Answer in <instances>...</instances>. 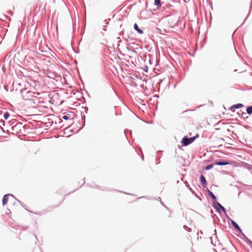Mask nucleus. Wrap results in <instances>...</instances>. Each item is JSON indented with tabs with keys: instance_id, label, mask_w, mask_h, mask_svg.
<instances>
[{
	"instance_id": "1",
	"label": "nucleus",
	"mask_w": 252,
	"mask_h": 252,
	"mask_svg": "<svg viewBox=\"0 0 252 252\" xmlns=\"http://www.w3.org/2000/svg\"><path fill=\"white\" fill-rule=\"evenodd\" d=\"M7 123L9 125V129L8 130H10L13 134L23 133L25 132V129L26 126L23 125L21 122H19L15 119H12Z\"/></svg>"
},
{
	"instance_id": "2",
	"label": "nucleus",
	"mask_w": 252,
	"mask_h": 252,
	"mask_svg": "<svg viewBox=\"0 0 252 252\" xmlns=\"http://www.w3.org/2000/svg\"><path fill=\"white\" fill-rule=\"evenodd\" d=\"M22 98L25 100L31 99L33 97H35V93L28 91L27 89L21 90Z\"/></svg>"
},
{
	"instance_id": "3",
	"label": "nucleus",
	"mask_w": 252,
	"mask_h": 252,
	"mask_svg": "<svg viewBox=\"0 0 252 252\" xmlns=\"http://www.w3.org/2000/svg\"><path fill=\"white\" fill-rule=\"evenodd\" d=\"M213 207L216 210V211L219 213H221V212L225 214L226 216L227 217L228 216L226 215V211L224 207H223L219 202L217 201H212Z\"/></svg>"
},
{
	"instance_id": "4",
	"label": "nucleus",
	"mask_w": 252,
	"mask_h": 252,
	"mask_svg": "<svg viewBox=\"0 0 252 252\" xmlns=\"http://www.w3.org/2000/svg\"><path fill=\"white\" fill-rule=\"evenodd\" d=\"M227 218L230 220L232 226L235 228V229L240 233L243 237H246V235L242 232V230L239 225L234 220L229 218L228 216H227Z\"/></svg>"
},
{
	"instance_id": "5",
	"label": "nucleus",
	"mask_w": 252,
	"mask_h": 252,
	"mask_svg": "<svg viewBox=\"0 0 252 252\" xmlns=\"http://www.w3.org/2000/svg\"><path fill=\"white\" fill-rule=\"evenodd\" d=\"M232 164V162L231 161L227 160H223L220 159L218 161H216L214 164L216 165H231Z\"/></svg>"
},
{
	"instance_id": "6",
	"label": "nucleus",
	"mask_w": 252,
	"mask_h": 252,
	"mask_svg": "<svg viewBox=\"0 0 252 252\" xmlns=\"http://www.w3.org/2000/svg\"><path fill=\"white\" fill-rule=\"evenodd\" d=\"M190 144V142L189 141V137L188 136H184L181 141V145L182 146L185 147L188 146V145Z\"/></svg>"
},
{
	"instance_id": "7",
	"label": "nucleus",
	"mask_w": 252,
	"mask_h": 252,
	"mask_svg": "<svg viewBox=\"0 0 252 252\" xmlns=\"http://www.w3.org/2000/svg\"><path fill=\"white\" fill-rule=\"evenodd\" d=\"M199 180H200V183H201L202 186L204 188L207 189V181H206L205 177L203 175H201L199 177Z\"/></svg>"
},
{
	"instance_id": "8",
	"label": "nucleus",
	"mask_w": 252,
	"mask_h": 252,
	"mask_svg": "<svg viewBox=\"0 0 252 252\" xmlns=\"http://www.w3.org/2000/svg\"><path fill=\"white\" fill-rule=\"evenodd\" d=\"M9 196H12L13 197L15 198L14 196L12 194L8 193L4 195L3 196L2 199V205L4 206L6 205L8 200V197Z\"/></svg>"
},
{
	"instance_id": "9",
	"label": "nucleus",
	"mask_w": 252,
	"mask_h": 252,
	"mask_svg": "<svg viewBox=\"0 0 252 252\" xmlns=\"http://www.w3.org/2000/svg\"><path fill=\"white\" fill-rule=\"evenodd\" d=\"M207 191L208 195L213 200V201H217V198L216 196H215L214 194L211 191H210L208 188H207Z\"/></svg>"
},
{
	"instance_id": "10",
	"label": "nucleus",
	"mask_w": 252,
	"mask_h": 252,
	"mask_svg": "<svg viewBox=\"0 0 252 252\" xmlns=\"http://www.w3.org/2000/svg\"><path fill=\"white\" fill-rule=\"evenodd\" d=\"M243 107H244V105L243 104L237 103V104L232 105L230 108V110H232L234 109H239V108H241Z\"/></svg>"
},
{
	"instance_id": "11",
	"label": "nucleus",
	"mask_w": 252,
	"mask_h": 252,
	"mask_svg": "<svg viewBox=\"0 0 252 252\" xmlns=\"http://www.w3.org/2000/svg\"><path fill=\"white\" fill-rule=\"evenodd\" d=\"M133 28L139 34H142L143 33V31L138 27V26L136 23L134 24Z\"/></svg>"
},
{
	"instance_id": "12",
	"label": "nucleus",
	"mask_w": 252,
	"mask_h": 252,
	"mask_svg": "<svg viewBox=\"0 0 252 252\" xmlns=\"http://www.w3.org/2000/svg\"><path fill=\"white\" fill-rule=\"evenodd\" d=\"M154 5L157 6V8H159L162 5L161 1L160 0H155Z\"/></svg>"
},
{
	"instance_id": "13",
	"label": "nucleus",
	"mask_w": 252,
	"mask_h": 252,
	"mask_svg": "<svg viewBox=\"0 0 252 252\" xmlns=\"http://www.w3.org/2000/svg\"><path fill=\"white\" fill-rule=\"evenodd\" d=\"M247 112L245 113L244 112H242L241 111H240V113L238 112V114L239 116L241 115V117L244 119H247L248 118V116H247Z\"/></svg>"
},
{
	"instance_id": "14",
	"label": "nucleus",
	"mask_w": 252,
	"mask_h": 252,
	"mask_svg": "<svg viewBox=\"0 0 252 252\" xmlns=\"http://www.w3.org/2000/svg\"><path fill=\"white\" fill-rule=\"evenodd\" d=\"M246 112L249 115L252 114V105L249 106L246 108Z\"/></svg>"
},
{
	"instance_id": "15",
	"label": "nucleus",
	"mask_w": 252,
	"mask_h": 252,
	"mask_svg": "<svg viewBox=\"0 0 252 252\" xmlns=\"http://www.w3.org/2000/svg\"><path fill=\"white\" fill-rule=\"evenodd\" d=\"M214 165H215V164H214V163L208 164L205 167L204 170H209L211 169L214 167Z\"/></svg>"
},
{
	"instance_id": "16",
	"label": "nucleus",
	"mask_w": 252,
	"mask_h": 252,
	"mask_svg": "<svg viewBox=\"0 0 252 252\" xmlns=\"http://www.w3.org/2000/svg\"><path fill=\"white\" fill-rule=\"evenodd\" d=\"M252 0H251V5L250 6V9H249V13L247 15V16L246 17V18H245L244 22L242 24H243L246 21V20L247 19V18H248L249 16L250 15V13H251V9H252Z\"/></svg>"
},
{
	"instance_id": "17",
	"label": "nucleus",
	"mask_w": 252,
	"mask_h": 252,
	"mask_svg": "<svg viewBox=\"0 0 252 252\" xmlns=\"http://www.w3.org/2000/svg\"><path fill=\"white\" fill-rule=\"evenodd\" d=\"M10 117V114L8 111H6L3 114V118L5 120H7Z\"/></svg>"
},
{
	"instance_id": "18",
	"label": "nucleus",
	"mask_w": 252,
	"mask_h": 252,
	"mask_svg": "<svg viewBox=\"0 0 252 252\" xmlns=\"http://www.w3.org/2000/svg\"><path fill=\"white\" fill-rule=\"evenodd\" d=\"M185 184H186V187L190 191H191L192 193H194V191L189 187V185L188 184L187 181L185 182Z\"/></svg>"
},
{
	"instance_id": "19",
	"label": "nucleus",
	"mask_w": 252,
	"mask_h": 252,
	"mask_svg": "<svg viewBox=\"0 0 252 252\" xmlns=\"http://www.w3.org/2000/svg\"><path fill=\"white\" fill-rule=\"evenodd\" d=\"M244 238H245L246 240H247V242L248 244H249V245H251V248L252 249V241L251 240H250L248 238H247L246 236V237H243Z\"/></svg>"
},
{
	"instance_id": "20",
	"label": "nucleus",
	"mask_w": 252,
	"mask_h": 252,
	"mask_svg": "<svg viewBox=\"0 0 252 252\" xmlns=\"http://www.w3.org/2000/svg\"><path fill=\"white\" fill-rule=\"evenodd\" d=\"M184 228L188 232H190L191 231V229L187 227L186 225H184Z\"/></svg>"
},
{
	"instance_id": "21",
	"label": "nucleus",
	"mask_w": 252,
	"mask_h": 252,
	"mask_svg": "<svg viewBox=\"0 0 252 252\" xmlns=\"http://www.w3.org/2000/svg\"><path fill=\"white\" fill-rule=\"evenodd\" d=\"M244 91H251L252 90V87L251 86H246V88L244 89Z\"/></svg>"
},
{
	"instance_id": "22",
	"label": "nucleus",
	"mask_w": 252,
	"mask_h": 252,
	"mask_svg": "<svg viewBox=\"0 0 252 252\" xmlns=\"http://www.w3.org/2000/svg\"><path fill=\"white\" fill-rule=\"evenodd\" d=\"M189 141L190 142V144L193 143L194 141V140H195V138L193 136L189 137Z\"/></svg>"
},
{
	"instance_id": "23",
	"label": "nucleus",
	"mask_w": 252,
	"mask_h": 252,
	"mask_svg": "<svg viewBox=\"0 0 252 252\" xmlns=\"http://www.w3.org/2000/svg\"><path fill=\"white\" fill-rule=\"evenodd\" d=\"M189 141L190 142V144L193 143L194 141V140H195V138L193 136L189 137Z\"/></svg>"
},
{
	"instance_id": "24",
	"label": "nucleus",
	"mask_w": 252,
	"mask_h": 252,
	"mask_svg": "<svg viewBox=\"0 0 252 252\" xmlns=\"http://www.w3.org/2000/svg\"><path fill=\"white\" fill-rule=\"evenodd\" d=\"M16 200L17 201V202L19 203V204H20L21 206H22L23 207H24V203H23L22 201H21L20 200H19V199H16Z\"/></svg>"
},
{
	"instance_id": "25",
	"label": "nucleus",
	"mask_w": 252,
	"mask_h": 252,
	"mask_svg": "<svg viewBox=\"0 0 252 252\" xmlns=\"http://www.w3.org/2000/svg\"><path fill=\"white\" fill-rule=\"evenodd\" d=\"M63 119L64 120H68L69 119V117L68 115H63Z\"/></svg>"
},
{
	"instance_id": "26",
	"label": "nucleus",
	"mask_w": 252,
	"mask_h": 252,
	"mask_svg": "<svg viewBox=\"0 0 252 252\" xmlns=\"http://www.w3.org/2000/svg\"><path fill=\"white\" fill-rule=\"evenodd\" d=\"M45 212L44 211H41V212H35L34 213L36 215H41L43 214H44Z\"/></svg>"
},
{
	"instance_id": "27",
	"label": "nucleus",
	"mask_w": 252,
	"mask_h": 252,
	"mask_svg": "<svg viewBox=\"0 0 252 252\" xmlns=\"http://www.w3.org/2000/svg\"><path fill=\"white\" fill-rule=\"evenodd\" d=\"M247 168L250 170H252V165L247 164Z\"/></svg>"
},
{
	"instance_id": "28",
	"label": "nucleus",
	"mask_w": 252,
	"mask_h": 252,
	"mask_svg": "<svg viewBox=\"0 0 252 252\" xmlns=\"http://www.w3.org/2000/svg\"><path fill=\"white\" fill-rule=\"evenodd\" d=\"M143 70L145 72H148V66L145 65L144 68H143Z\"/></svg>"
},
{
	"instance_id": "29",
	"label": "nucleus",
	"mask_w": 252,
	"mask_h": 252,
	"mask_svg": "<svg viewBox=\"0 0 252 252\" xmlns=\"http://www.w3.org/2000/svg\"><path fill=\"white\" fill-rule=\"evenodd\" d=\"M110 21V19H106L104 21V22L105 23V25L106 26L109 24V21Z\"/></svg>"
},
{
	"instance_id": "30",
	"label": "nucleus",
	"mask_w": 252,
	"mask_h": 252,
	"mask_svg": "<svg viewBox=\"0 0 252 252\" xmlns=\"http://www.w3.org/2000/svg\"><path fill=\"white\" fill-rule=\"evenodd\" d=\"M0 123L3 126L5 125V122L3 120H0Z\"/></svg>"
},
{
	"instance_id": "31",
	"label": "nucleus",
	"mask_w": 252,
	"mask_h": 252,
	"mask_svg": "<svg viewBox=\"0 0 252 252\" xmlns=\"http://www.w3.org/2000/svg\"><path fill=\"white\" fill-rule=\"evenodd\" d=\"M160 203H161V205H162V206H163V207H165L167 210H168V211H169V209L168 207H167L166 206H165V205H164V204H163V202H162L161 201V202H160Z\"/></svg>"
},
{
	"instance_id": "32",
	"label": "nucleus",
	"mask_w": 252,
	"mask_h": 252,
	"mask_svg": "<svg viewBox=\"0 0 252 252\" xmlns=\"http://www.w3.org/2000/svg\"><path fill=\"white\" fill-rule=\"evenodd\" d=\"M82 118H84V121H83V125H82V127H83L84 126L85 123V115H84L83 117L82 116Z\"/></svg>"
},
{
	"instance_id": "33",
	"label": "nucleus",
	"mask_w": 252,
	"mask_h": 252,
	"mask_svg": "<svg viewBox=\"0 0 252 252\" xmlns=\"http://www.w3.org/2000/svg\"><path fill=\"white\" fill-rule=\"evenodd\" d=\"M145 60H146V58H147V57L148 56L149 57V59L150 58V57H151V55H150V54H147V53H146V54H145Z\"/></svg>"
},
{
	"instance_id": "34",
	"label": "nucleus",
	"mask_w": 252,
	"mask_h": 252,
	"mask_svg": "<svg viewBox=\"0 0 252 252\" xmlns=\"http://www.w3.org/2000/svg\"><path fill=\"white\" fill-rule=\"evenodd\" d=\"M85 178H84L83 179V183H82V185L79 187V188H80V187H81L83 184H84V183H85Z\"/></svg>"
},
{
	"instance_id": "35",
	"label": "nucleus",
	"mask_w": 252,
	"mask_h": 252,
	"mask_svg": "<svg viewBox=\"0 0 252 252\" xmlns=\"http://www.w3.org/2000/svg\"><path fill=\"white\" fill-rule=\"evenodd\" d=\"M103 30L104 31H106V25L103 26Z\"/></svg>"
},
{
	"instance_id": "36",
	"label": "nucleus",
	"mask_w": 252,
	"mask_h": 252,
	"mask_svg": "<svg viewBox=\"0 0 252 252\" xmlns=\"http://www.w3.org/2000/svg\"><path fill=\"white\" fill-rule=\"evenodd\" d=\"M193 137L195 138V139H196L197 138L199 137V134H197L193 136Z\"/></svg>"
},
{
	"instance_id": "37",
	"label": "nucleus",
	"mask_w": 252,
	"mask_h": 252,
	"mask_svg": "<svg viewBox=\"0 0 252 252\" xmlns=\"http://www.w3.org/2000/svg\"><path fill=\"white\" fill-rule=\"evenodd\" d=\"M204 105V104L200 105L198 106L197 107H196V108H200Z\"/></svg>"
},
{
	"instance_id": "38",
	"label": "nucleus",
	"mask_w": 252,
	"mask_h": 252,
	"mask_svg": "<svg viewBox=\"0 0 252 252\" xmlns=\"http://www.w3.org/2000/svg\"><path fill=\"white\" fill-rule=\"evenodd\" d=\"M118 191H119V192H123V191H120V190H118ZM124 193H125V194H127V193L125 192H124Z\"/></svg>"
},
{
	"instance_id": "39",
	"label": "nucleus",
	"mask_w": 252,
	"mask_h": 252,
	"mask_svg": "<svg viewBox=\"0 0 252 252\" xmlns=\"http://www.w3.org/2000/svg\"><path fill=\"white\" fill-rule=\"evenodd\" d=\"M25 209H26L28 212H29L33 213L32 212L30 211H29V210L27 209L26 208H25Z\"/></svg>"
},
{
	"instance_id": "40",
	"label": "nucleus",
	"mask_w": 252,
	"mask_h": 252,
	"mask_svg": "<svg viewBox=\"0 0 252 252\" xmlns=\"http://www.w3.org/2000/svg\"><path fill=\"white\" fill-rule=\"evenodd\" d=\"M210 239H211V243H212V244L214 246H215L216 245H214V244H213V242H212V238H211Z\"/></svg>"
},
{
	"instance_id": "41",
	"label": "nucleus",
	"mask_w": 252,
	"mask_h": 252,
	"mask_svg": "<svg viewBox=\"0 0 252 252\" xmlns=\"http://www.w3.org/2000/svg\"><path fill=\"white\" fill-rule=\"evenodd\" d=\"M158 200H159L160 202H161V198L159 197H158Z\"/></svg>"
},
{
	"instance_id": "42",
	"label": "nucleus",
	"mask_w": 252,
	"mask_h": 252,
	"mask_svg": "<svg viewBox=\"0 0 252 252\" xmlns=\"http://www.w3.org/2000/svg\"><path fill=\"white\" fill-rule=\"evenodd\" d=\"M147 6H148V3L146 2V7H147Z\"/></svg>"
},
{
	"instance_id": "43",
	"label": "nucleus",
	"mask_w": 252,
	"mask_h": 252,
	"mask_svg": "<svg viewBox=\"0 0 252 252\" xmlns=\"http://www.w3.org/2000/svg\"><path fill=\"white\" fill-rule=\"evenodd\" d=\"M213 251L214 252H217V250L216 249H213Z\"/></svg>"
},
{
	"instance_id": "44",
	"label": "nucleus",
	"mask_w": 252,
	"mask_h": 252,
	"mask_svg": "<svg viewBox=\"0 0 252 252\" xmlns=\"http://www.w3.org/2000/svg\"><path fill=\"white\" fill-rule=\"evenodd\" d=\"M127 131H128L130 133H131V132H132L131 130H127Z\"/></svg>"
},
{
	"instance_id": "45",
	"label": "nucleus",
	"mask_w": 252,
	"mask_h": 252,
	"mask_svg": "<svg viewBox=\"0 0 252 252\" xmlns=\"http://www.w3.org/2000/svg\"><path fill=\"white\" fill-rule=\"evenodd\" d=\"M34 236H35V237L36 238V239L37 241H38V239H37V237H36V235H34Z\"/></svg>"
},
{
	"instance_id": "46",
	"label": "nucleus",
	"mask_w": 252,
	"mask_h": 252,
	"mask_svg": "<svg viewBox=\"0 0 252 252\" xmlns=\"http://www.w3.org/2000/svg\"><path fill=\"white\" fill-rule=\"evenodd\" d=\"M87 110H88V108H85L86 113H87Z\"/></svg>"
},
{
	"instance_id": "47",
	"label": "nucleus",
	"mask_w": 252,
	"mask_h": 252,
	"mask_svg": "<svg viewBox=\"0 0 252 252\" xmlns=\"http://www.w3.org/2000/svg\"><path fill=\"white\" fill-rule=\"evenodd\" d=\"M0 128L2 129L1 126L0 125Z\"/></svg>"
},
{
	"instance_id": "48",
	"label": "nucleus",
	"mask_w": 252,
	"mask_h": 252,
	"mask_svg": "<svg viewBox=\"0 0 252 252\" xmlns=\"http://www.w3.org/2000/svg\"><path fill=\"white\" fill-rule=\"evenodd\" d=\"M213 211L212 210H211V213H213Z\"/></svg>"
},
{
	"instance_id": "49",
	"label": "nucleus",
	"mask_w": 252,
	"mask_h": 252,
	"mask_svg": "<svg viewBox=\"0 0 252 252\" xmlns=\"http://www.w3.org/2000/svg\"><path fill=\"white\" fill-rule=\"evenodd\" d=\"M142 160H144V157H142Z\"/></svg>"
},
{
	"instance_id": "50",
	"label": "nucleus",
	"mask_w": 252,
	"mask_h": 252,
	"mask_svg": "<svg viewBox=\"0 0 252 252\" xmlns=\"http://www.w3.org/2000/svg\"><path fill=\"white\" fill-rule=\"evenodd\" d=\"M50 78H53L52 75H51V76L49 77Z\"/></svg>"
},
{
	"instance_id": "51",
	"label": "nucleus",
	"mask_w": 252,
	"mask_h": 252,
	"mask_svg": "<svg viewBox=\"0 0 252 252\" xmlns=\"http://www.w3.org/2000/svg\"><path fill=\"white\" fill-rule=\"evenodd\" d=\"M50 78H53L52 75H51V76L49 77Z\"/></svg>"
},
{
	"instance_id": "52",
	"label": "nucleus",
	"mask_w": 252,
	"mask_h": 252,
	"mask_svg": "<svg viewBox=\"0 0 252 252\" xmlns=\"http://www.w3.org/2000/svg\"><path fill=\"white\" fill-rule=\"evenodd\" d=\"M215 232L216 233V229L214 230Z\"/></svg>"
}]
</instances>
